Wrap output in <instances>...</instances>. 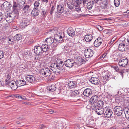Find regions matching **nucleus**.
Listing matches in <instances>:
<instances>
[{
  "label": "nucleus",
  "instance_id": "1",
  "mask_svg": "<svg viewBox=\"0 0 129 129\" xmlns=\"http://www.w3.org/2000/svg\"><path fill=\"white\" fill-rule=\"evenodd\" d=\"M113 110L115 114L117 116V117H116V120L118 121V117L122 116V113L123 112L122 108L120 106H116L113 108Z\"/></svg>",
  "mask_w": 129,
  "mask_h": 129
},
{
  "label": "nucleus",
  "instance_id": "2",
  "mask_svg": "<svg viewBox=\"0 0 129 129\" xmlns=\"http://www.w3.org/2000/svg\"><path fill=\"white\" fill-rule=\"evenodd\" d=\"M64 35L62 31H58L57 32L54 36V39L57 42L61 41L63 40Z\"/></svg>",
  "mask_w": 129,
  "mask_h": 129
},
{
  "label": "nucleus",
  "instance_id": "3",
  "mask_svg": "<svg viewBox=\"0 0 129 129\" xmlns=\"http://www.w3.org/2000/svg\"><path fill=\"white\" fill-rule=\"evenodd\" d=\"M64 65L63 62L61 59H58L54 63H52L51 65V67H58L61 68Z\"/></svg>",
  "mask_w": 129,
  "mask_h": 129
},
{
  "label": "nucleus",
  "instance_id": "4",
  "mask_svg": "<svg viewBox=\"0 0 129 129\" xmlns=\"http://www.w3.org/2000/svg\"><path fill=\"white\" fill-rule=\"evenodd\" d=\"M99 97L97 95L92 96L90 99L89 101V104H90L91 108H92L93 107L95 106L97 102L98 101Z\"/></svg>",
  "mask_w": 129,
  "mask_h": 129
},
{
  "label": "nucleus",
  "instance_id": "5",
  "mask_svg": "<svg viewBox=\"0 0 129 129\" xmlns=\"http://www.w3.org/2000/svg\"><path fill=\"white\" fill-rule=\"evenodd\" d=\"M15 16L14 14H7L5 15L4 20H5L8 23H10L12 22L13 19L14 18Z\"/></svg>",
  "mask_w": 129,
  "mask_h": 129
},
{
  "label": "nucleus",
  "instance_id": "6",
  "mask_svg": "<svg viewBox=\"0 0 129 129\" xmlns=\"http://www.w3.org/2000/svg\"><path fill=\"white\" fill-rule=\"evenodd\" d=\"M51 72H52L49 69L47 68L42 69L41 71V73L45 77L50 76L51 75Z\"/></svg>",
  "mask_w": 129,
  "mask_h": 129
},
{
  "label": "nucleus",
  "instance_id": "7",
  "mask_svg": "<svg viewBox=\"0 0 129 129\" xmlns=\"http://www.w3.org/2000/svg\"><path fill=\"white\" fill-rule=\"evenodd\" d=\"M57 12H56V13L57 16L56 15V16L59 17L60 16H58V15H60L63 12L64 7L63 5H59L57 6Z\"/></svg>",
  "mask_w": 129,
  "mask_h": 129
},
{
  "label": "nucleus",
  "instance_id": "8",
  "mask_svg": "<svg viewBox=\"0 0 129 129\" xmlns=\"http://www.w3.org/2000/svg\"><path fill=\"white\" fill-rule=\"evenodd\" d=\"M34 52L39 57L42 56V55L43 52L40 46H35Z\"/></svg>",
  "mask_w": 129,
  "mask_h": 129
},
{
  "label": "nucleus",
  "instance_id": "9",
  "mask_svg": "<svg viewBox=\"0 0 129 129\" xmlns=\"http://www.w3.org/2000/svg\"><path fill=\"white\" fill-rule=\"evenodd\" d=\"M93 54V51L90 49L87 48L85 50L84 55L86 58H89L91 57Z\"/></svg>",
  "mask_w": 129,
  "mask_h": 129
},
{
  "label": "nucleus",
  "instance_id": "10",
  "mask_svg": "<svg viewBox=\"0 0 129 129\" xmlns=\"http://www.w3.org/2000/svg\"><path fill=\"white\" fill-rule=\"evenodd\" d=\"M29 22V20L28 19L26 18H23L21 22L20 23V26L22 28H24L28 25Z\"/></svg>",
  "mask_w": 129,
  "mask_h": 129
},
{
  "label": "nucleus",
  "instance_id": "11",
  "mask_svg": "<svg viewBox=\"0 0 129 129\" xmlns=\"http://www.w3.org/2000/svg\"><path fill=\"white\" fill-rule=\"evenodd\" d=\"M74 61L72 59H68L65 62L64 64L67 67L71 68L74 65Z\"/></svg>",
  "mask_w": 129,
  "mask_h": 129
},
{
  "label": "nucleus",
  "instance_id": "12",
  "mask_svg": "<svg viewBox=\"0 0 129 129\" xmlns=\"http://www.w3.org/2000/svg\"><path fill=\"white\" fill-rule=\"evenodd\" d=\"M26 80L30 83H33L36 81L35 77L33 75H29L26 77Z\"/></svg>",
  "mask_w": 129,
  "mask_h": 129
},
{
  "label": "nucleus",
  "instance_id": "13",
  "mask_svg": "<svg viewBox=\"0 0 129 129\" xmlns=\"http://www.w3.org/2000/svg\"><path fill=\"white\" fill-rule=\"evenodd\" d=\"M77 82L76 81H69L68 84V87L70 89L75 88L77 87Z\"/></svg>",
  "mask_w": 129,
  "mask_h": 129
},
{
  "label": "nucleus",
  "instance_id": "14",
  "mask_svg": "<svg viewBox=\"0 0 129 129\" xmlns=\"http://www.w3.org/2000/svg\"><path fill=\"white\" fill-rule=\"evenodd\" d=\"M128 60L127 58L122 59L119 61V65L122 67H125L128 64Z\"/></svg>",
  "mask_w": 129,
  "mask_h": 129
},
{
  "label": "nucleus",
  "instance_id": "15",
  "mask_svg": "<svg viewBox=\"0 0 129 129\" xmlns=\"http://www.w3.org/2000/svg\"><path fill=\"white\" fill-rule=\"evenodd\" d=\"M92 92L91 89L87 88L84 90L83 94L85 96L89 97L92 95Z\"/></svg>",
  "mask_w": 129,
  "mask_h": 129
},
{
  "label": "nucleus",
  "instance_id": "16",
  "mask_svg": "<svg viewBox=\"0 0 129 129\" xmlns=\"http://www.w3.org/2000/svg\"><path fill=\"white\" fill-rule=\"evenodd\" d=\"M13 9L14 11L16 13H17L19 11L20 9L19 7L18 3H16V2L13 1Z\"/></svg>",
  "mask_w": 129,
  "mask_h": 129
},
{
  "label": "nucleus",
  "instance_id": "17",
  "mask_svg": "<svg viewBox=\"0 0 129 129\" xmlns=\"http://www.w3.org/2000/svg\"><path fill=\"white\" fill-rule=\"evenodd\" d=\"M102 42V39L101 37H99L94 41V45L95 47H98L101 45Z\"/></svg>",
  "mask_w": 129,
  "mask_h": 129
},
{
  "label": "nucleus",
  "instance_id": "18",
  "mask_svg": "<svg viewBox=\"0 0 129 129\" xmlns=\"http://www.w3.org/2000/svg\"><path fill=\"white\" fill-rule=\"evenodd\" d=\"M126 46L124 43H120L118 47V49L120 51H123L127 49Z\"/></svg>",
  "mask_w": 129,
  "mask_h": 129
},
{
  "label": "nucleus",
  "instance_id": "19",
  "mask_svg": "<svg viewBox=\"0 0 129 129\" xmlns=\"http://www.w3.org/2000/svg\"><path fill=\"white\" fill-rule=\"evenodd\" d=\"M104 102L101 101H98L96 103L95 106L93 107L92 109H95L96 108H101L104 105Z\"/></svg>",
  "mask_w": 129,
  "mask_h": 129
},
{
  "label": "nucleus",
  "instance_id": "20",
  "mask_svg": "<svg viewBox=\"0 0 129 129\" xmlns=\"http://www.w3.org/2000/svg\"><path fill=\"white\" fill-rule=\"evenodd\" d=\"M95 110V112L98 115H101L104 112V109L101 108H96L95 109H92Z\"/></svg>",
  "mask_w": 129,
  "mask_h": 129
},
{
  "label": "nucleus",
  "instance_id": "21",
  "mask_svg": "<svg viewBox=\"0 0 129 129\" xmlns=\"http://www.w3.org/2000/svg\"><path fill=\"white\" fill-rule=\"evenodd\" d=\"M67 33L69 36L71 37L73 36L75 34V31L72 27H69L68 29Z\"/></svg>",
  "mask_w": 129,
  "mask_h": 129
},
{
  "label": "nucleus",
  "instance_id": "22",
  "mask_svg": "<svg viewBox=\"0 0 129 129\" xmlns=\"http://www.w3.org/2000/svg\"><path fill=\"white\" fill-rule=\"evenodd\" d=\"M52 68V70L55 74L56 75H58L61 73V71L60 69L61 68L58 67H51Z\"/></svg>",
  "mask_w": 129,
  "mask_h": 129
},
{
  "label": "nucleus",
  "instance_id": "23",
  "mask_svg": "<svg viewBox=\"0 0 129 129\" xmlns=\"http://www.w3.org/2000/svg\"><path fill=\"white\" fill-rule=\"evenodd\" d=\"M38 9V8H34L31 12V15L33 16H37L39 15L40 11Z\"/></svg>",
  "mask_w": 129,
  "mask_h": 129
},
{
  "label": "nucleus",
  "instance_id": "24",
  "mask_svg": "<svg viewBox=\"0 0 129 129\" xmlns=\"http://www.w3.org/2000/svg\"><path fill=\"white\" fill-rule=\"evenodd\" d=\"M89 81L91 83L95 85L98 84L99 82V79L96 78L92 77L90 79Z\"/></svg>",
  "mask_w": 129,
  "mask_h": 129
},
{
  "label": "nucleus",
  "instance_id": "25",
  "mask_svg": "<svg viewBox=\"0 0 129 129\" xmlns=\"http://www.w3.org/2000/svg\"><path fill=\"white\" fill-rule=\"evenodd\" d=\"M54 42L53 38L51 37L47 38L45 40V43L49 45H50L53 43Z\"/></svg>",
  "mask_w": 129,
  "mask_h": 129
},
{
  "label": "nucleus",
  "instance_id": "26",
  "mask_svg": "<svg viewBox=\"0 0 129 129\" xmlns=\"http://www.w3.org/2000/svg\"><path fill=\"white\" fill-rule=\"evenodd\" d=\"M26 84V81L23 80H18L16 81V84L19 86H21L25 85Z\"/></svg>",
  "mask_w": 129,
  "mask_h": 129
},
{
  "label": "nucleus",
  "instance_id": "27",
  "mask_svg": "<svg viewBox=\"0 0 129 129\" xmlns=\"http://www.w3.org/2000/svg\"><path fill=\"white\" fill-rule=\"evenodd\" d=\"M112 114V111L110 109H108L106 110L105 113V115L106 117L109 118L111 116Z\"/></svg>",
  "mask_w": 129,
  "mask_h": 129
},
{
  "label": "nucleus",
  "instance_id": "28",
  "mask_svg": "<svg viewBox=\"0 0 129 129\" xmlns=\"http://www.w3.org/2000/svg\"><path fill=\"white\" fill-rule=\"evenodd\" d=\"M79 92L78 90H71V92L70 96L72 97H75L76 96H78Z\"/></svg>",
  "mask_w": 129,
  "mask_h": 129
},
{
  "label": "nucleus",
  "instance_id": "29",
  "mask_svg": "<svg viewBox=\"0 0 129 129\" xmlns=\"http://www.w3.org/2000/svg\"><path fill=\"white\" fill-rule=\"evenodd\" d=\"M92 39V36L91 34L87 35L85 36L84 39L87 42H90Z\"/></svg>",
  "mask_w": 129,
  "mask_h": 129
},
{
  "label": "nucleus",
  "instance_id": "30",
  "mask_svg": "<svg viewBox=\"0 0 129 129\" xmlns=\"http://www.w3.org/2000/svg\"><path fill=\"white\" fill-rule=\"evenodd\" d=\"M67 5L69 8L70 9H73L75 7L74 3L72 0H70V1L67 3Z\"/></svg>",
  "mask_w": 129,
  "mask_h": 129
},
{
  "label": "nucleus",
  "instance_id": "31",
  "mask_svg": "<svg viewBox=\"0 0 129 129\" xmlns=\"http://www.w3.org/2000/svg\"><path fill=\"white\" fill-rule=\"evenodd\" d=\"M18 3L20 9H21L25 4V0H20Z\"/></svg>",
  "mask_w": 129,
  "mask_h": 129
},
{
  "label": "nucleus",
  "instance_id": "32",
  "mask_svg": "<svg viewBox=\"0 0 129 129\" xmlns=\"http://www.w3.org/2000/svg\"><path fill=\"white\" fill-rule=\"evenodd\" d=\"M48 45L47 44H43L42 46V49L43 52H46L48 50Z\"/></svg>",
  "mask_w": 129,
  "mask_h": 129
},
{
  "label": "nucleus",
  "instance_id": "33",
  "mask_svg": "<svg viewBox=\"0 0 129 129\" xmlns=\"http://www.w3.org/2000/svg\"><path fill=\"white\" fill-rule=\"evenodd\" d=\"M22 37V36L20 34H17L14 37V40L15 41H19L20 40Z\"/></svg>",
  "mask_w": 129,
  "mask_h": 129
},
{
  "label": "nucleus",
  "instance_id": "34",
  "mask_svg": "<svg viewBox=\"0 0 129 129\" xmlns=\"http://www.w3.org/2000/svg\"><path fill=\"white\" fill-rule=\"evenodd\" d=\"M47 89L49 91L53 92L56 89V87L54 85H52L51 86L48 87Z\"/></svg>",
  "mask_w": 129,
  "mask_h": 129
},
{
  "label": "nucleus",
  "instance_id": "35",
  "mask_svg": "<svg viewBox=\"0 0 129 129\" xmlns=\"http://www.w3.org/2000/svg\"><path fill=\"white\" fill-rule=\"evenodd\" d=\"M40 12L42 16L44 17L46 15V14L47 12V11L46 10L44 9H41Z\"/></svg>",
  "mask_w": 129,
  "mask_h": 129
},
{
  "label": "nucleus",
  "instance_id": "36",
  "mask_svg": "<svg viewBox=\"0 0 129 129\" xmlns=\"http://www.w3.org/2000/svg\"><path fill=\"white\" fill-rule=\"evenodd\" d=\"M76 61L78 62V64L81 65L85 61L84 60L82 59V58H78L76 59Z\"/></svg>",
  "mask_w": 129,
  "mask_h": 129
},
{
  "label": "nucleus",
  "instance_id": "37",
  "mask_svg": "<svg viewBox=\"0 0 129 129\" xmlns=\"http://www.w3.org/2000/svg\"><path fill=\"white\" fill-rule=\"evenodd\" d=\"M14 82L15 81H5V85L6 86L8 85L11 87V86H12V85H13V84H14V82Z\"/></svg>",
  "mask_w": 129,
  "mask_h": 129
},
{
  "label": "nucleus",
  "instance_id": "38",
  "mask_svg": "<svg viewBox=\"0 0 129 129\" xmlns=\"http://www.w3.org/2000/svg\"><path fill=\"white\" fill-rule=\"evenodd\" d=\"M13 82H14V84H13V85L11 86V88L13 90H15L19 86L16 84V81Z\"/></svg>",
  "mask_w": 129,
  "mask_h": 129
},
{
  "label": "nucleus",
  "instance_id": "39",
  "mask_svg": "<svg viewBox=\"0 0 129 129\" xmlns=\"http://www.w3.org/2000/svg\"><path fill=\"white\" fill-rule=\"evenodd\" d=\"M120 1V0H114V3L116 7H118L119 6Z\"/></svg>",
  "mask_w": 129,
  "mask_h": 129
},
{
  "label": "nucleus",
  "instance_id": "40",
  "mask_svg": "<svg viewBox=\"0 0 129 129\" xmlns=\"http://www.w3.org/2000/svg\"><path fill=\"white\" fill-rule=\"evenodd\" d=\"M93 4H92L91 2H89L87 4V8L88 9H91L93 6Z\"/></svg>",
  "mask_w": 129,
  "mask_h": 129
},
{
  "label": "nucleus",
  "instance_id": "41",
  "mask_svg": "<svg viewBox=\"0 0 129 129\" xmlns=\"http://www.w3.org/2000/svg\"><path fill=\"white\" fill-rule=\"evenodd\" d=\"M44 90L43 88H41V89H40V90L39 91L38 93V95L39 96H42L43 94V93H44Z\"/></svg>",
  "mask_w": 129,
  "mask_h": 129
},
{
  "label": "nucleus",
  "instance_id": "42",
  "mask_svg": "<svg viewBox=\"0 0 129 129\" xmlns=\"http://www.w3.org/2000/svg\"><path fill=\"white\" fill-rule=\"evenodd\" d=\"M124 112L125 115H129V109L128 108H125L124 110Z\"/></svg>",
  "mask_w": 129,
  "mask_h": 129
},
{
  "label": "nucleus",
  "instance_id": "43",
  "mask_svg": "<svg viewBox=\"0 0 129 129\" xmlns=\"http://www.w3.org/2000/svg\"><path fill=\"white\" fill-rule=\"evenodd\" d=\"M29 6L28 5H25L23 8L24 12H27L29 8Z\"/></svg>",
  "mask_w": 129,
  "mask_h": 129
},
{
  "label": "nucleus",
  "instance_id": "44",
  "mask_svg": "<svg viewBox=\"0 0 129 129\" xmlns=\"http://www.w3.org/2000/svg\"><path fill=\"white\" fill-rule=\"evenodd\" d=\"M40 3L39 2L36 1L34 4V8H38V7Z\"/></svg>",
  "mask_w": 129,
  "mask_h": 129
},
{
  "label": "nucleus",
  "instance_id": "45",
  "mask_svg": "<svg viewBox=\"0 0 129 129\" xmlns=\"http://www.w3.org/2000/svg\"><path fill=\"white\" fill-rule=\"evenodd\" d=\"M75 9L76 11H77L78 12H79L80 11V7L79 6L77 5L75 7Z\"/></svg>",
  "mask_w": 129,
  "mask_h": 129
},
{
  "label": "nucleus",
  "instance_id": "46",
  "mask_svg": "<svg viewBox=\"0 0 129 129\" xmlns=\"http://www.w3.org/2000/svg\"><path fill=\"white\" fill-rule=\"evenodd\" d=\"M55 9L54 7L53 6L52 7L50 11V14L51 15H52L53 12L54 11Z\"/></svg>",
  "mask_w": 129,
  "mask_h": 129
},
{
  "label": "nucleus",
  "instance_id": "47",
  "mask_svg": "<svg viewBox=\"0 0 129 129\" xmlns=\"http://www.w3.org/2000/svg\"><path fill=\"white\" fill-rule=\"evenodd\" d=\"M97 28L100 31H102L103 29V28L100 25H98L96 26Z\"/></svg>",
  "mask_w": 129,
  "mask_h": 129
},
{
  "label": "nucleus",
  "instance_id": "48",
  "mask_svg": "<svg viewBox=\"0 0 129 129\" xmlns=\"http://www.w3.org/2000/svg\"><path fill=\"white\" fill-rule=\"evenodd\" d=\"M4 54L3 51L0 50V59L2 58L4 56Z\"/></svg>",
  "mask_w": 129,
  "mask_h": 129
},
{
  "label": "nucleus",
  "instance_id": "49",
  "mask_svg": "<svg viewBox=\"0 0 129 129\" xmlns=\"http://www.w3.org/2000/svg\"><path fill=\"white\" fill-rule=\"evenodd\" d=\"M3 14L2 12H0V21L3 20Z\"/></svg>",
  "mask_w": 129,
  "mask_h": 129
},
{
  "label": "nucleus",
  "instance_id": "50",
  "mask_svg": "<svg viewBox=\"0 0 129 129\" xmlns=\"http://www.w3.org/2000/svg\"><path fill=\"white\" fill-rule=\"evenodd\" d=\"M8 40L9 41L8 42L10 44H12V42H13V40L10 38H8Z\"/></svg>",
  "mask_w": 129,
  "mask_h": 129
},
{
  "label": "nucleus",
  "instance_id": "51",
  "mask_svg": "<svg viewBox=\"0 0 129 129\" xmlns=\"http://www.w3.org/2000/svg\"><path fill=\"white\" fill-rule=\"evenodd\" d=\"M11 78V77L9 75H8L7 76V78H6V81H9V80H10Z\"/></svg>",
  "mask_w": 129,
  "mask_h": 129
},
{
  "label": "nucleus",
  "instance_id": "52",
  "mask_svg": "<svg viewBox=\"0 0 129 129\" xmlns=\"http://www.w3.org/2000/svg\"><path fill=\"white\" fill-rule=\"evenodd\" d=\"M18 97L19 98V99H20L22 100H24L25 99V97L24 96H18Z\"/></svg>",
  "mask_w": 129,
  "mask_h": 129
},
{
  "label": "nucleus",
  "instance_id": "53",
  "mask_svg": "<svg viewBox=\"0 0 129 129\" xmlns=\"http://www.w3.org/2000/svg\"><path fill=\"white\" fill-rule=\"evenodd\" d=\"M114 68L117 72H118L119 71V68L117 66L114 67Z\"/></svg>",
  "mask_w": 129,
  "mask_h": 129
},
{
  "label": "nucleus",
  "instance_id": "54",
  "mask_svg": "<svg viewBox=\"0 0 129 129\" xmlns=\"http://www.w3.org/2000/svg\"><path fill=\"white\" fill-rule=\"evenodd\" d=\"M45 126L43 124L41 125L40 126V128L41 129L44 128H45Z\"/></svg>",
  "mask_w": 129,
  "mask_h": 129
},
{
  "label": "nucleus",
  "instance_id": "55",
  "mask_svg": "<svg viewBox=\"0 0 129 129\" xmlns=\"http://www.w3.org/2000/svg\"><path fill=\"white\" fill-rule=\"evenodd\" d=\"M119 73H120V75H121L122 76V77L123 75V73L124 72L123 71H119Z\"/></svg>",
  "mask_w": 129,
  "mask_h": 129
},
{
  "label": "nucleus",
  "instance_id": "56",
  "mask_svg": "<svg viewBox=\"0 0 129 129\" xmlns=\"http://www.w3.org/2000/svg\"><path fill=\"white\" fill-rule=\"evenodd\" d=\"M118 94H119V95L121 97V95H122V94L123 93V92H119V93H118Z\"/></svg>",
  "mask_w": 129,
  "mask_h": 129
},
{
  "label": "nucleus",
  "instance_id": "57",
  "mask_svg": "<svg viewBox=\"0 0 129 129\" xmlns=\"http://www.w3.org/2000/svg\"><path fill=\"white\" fill-rule=\"evenodd\" d=\"M81 81V80L80 79H78L77 80V81H76V82H77V84H79V83H80V82Z\"/></svg>",
  "mask_w": 129,
  "mask_h": 129
},
{
  "label": "nucleus",
  "instance_id": "58",
  "mask_svg": "<svg viewBox=\"0 0 129 129\" xmlns=\"http://www.w3.org/2000/svg\"><path fill=\"white\" fill-rule=\"evenodd\" d=\"M122 88H120L118 90V93H119V92H123V90Z\"/></svg>",
  "mask_w": 129,
  "mask_h": 129
},
{
  "label": "nucleus",
  "instance_id": "59",
  "mask_svg": "<svg viewBox=\"0 0 129 129\" xmlns=\"http://www.w3.org/2000/svg\"><path fill=\"white\" fill-rule=\"evenodd\" d=\"M79 0H76L77 3L78 5L80 4L81 3V2H80V1L79 2Z\"/></svg>",
  "mask_w": 129,
  "mask_h": 129
},
{
  "label": "nucleus",
  "instance_id": "60",
  "mask_svg": "<svg viewBox=\"0 0 129 129\" xmlns=\"http://www.w3.org/2000/svg\"><path fill=\"white\" fill-rule=\"evenodd\" d=\"M42 1V2L43 3L45 2L47 3L48 2V0H41Z\"/></svg>",
  "mask_w": 129,
  "mask_h": 129
},
{
  "label": "nucleus",
  "instance_id": "61",
  "mask_svg": "<svg viewBox=\"0 0 129 129\" xmlns=\"http://www.w3.org/2000/svg\"><path fill=\"white\" fill-rule=\"evenodd\" d=\"M3 83V82L2 81H1L0 80V86H2Z\"/></svg>",
  "mask_w": 129,
  "mask_h": 129
},
{
  "label": "nucleus",
  "instance_id": "62",
  "mask_svg": "<svg viewBox=\"0 0 129 129\" xmlns=\"http://www.w3.org/2000/svg\"><path fill=\"white\" fill-rule=\"evenodd\" d=\"M107 78V79H108L109 78V77L108 76V75H105V77H104V78Z\"/></svg>",
  "mask_w": 129,
  "mask_h": 129
},
{
  "label": "nucleus",
  "instance_id": "63",
  "mask_svg": "<svg viewBox=\"0 0 129 129\" xmlns=\"http://www.w3.org/2000/svg\"><path fill=\"white\" fill-rule=\"evenodd\" d=\"M126 118L129 121V115H125Z\"/></svg>",
  "mask_w": 129,
  "mask_h": 129
},
{
  "label": "nucleus",
  "instance_id": "64",
  "mask_svg": "<svg viewBox=\"0 0 129 129\" xmlns=\"http://www.w3.org/2000/svg\"><path fill=\"white\" fill-rule=\"evenodd\" d=\"M110 129H116V127L115 126L111 127Z\"/></svg>",
  "mask_w": 129,
  "mask_h": 129
}]
</instances>
